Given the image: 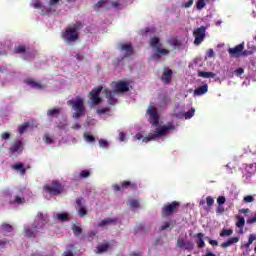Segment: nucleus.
Returning a JSON list of instances; mask_svg holds the SVG:
<instances>
[{
	"label": "nucleus",
	"mask_w": 256,
	"mask_h": 256,
	"mask_svg": "<svg viewBox=\"0 0 256 256\" xmlns=\"http://www.w3.org/2000/svg\"><path fill=\"white\" fill-rule=\"evenodd\" d=\"M56 218L58 219V221H61L63 223L65 221H69V214H67V213H58L56 215Z\"/></svg>",
	"instance_id": "obj_35"
},
{
	"label": "nucleus",
	"mask_w": 256,
	"mask_h": 256,
	"mask_svg": "<svg viewBox=\"0 0 256 256\" xmlns=\"http://www.w3.org/2000/svg\"><path fill=\"white\" fill-rule=\"evenodd\" d=\"M224 212H225V208L223 207V205L218 204L216 208V213H224Z\"/></svg>",
	"instance_id": "obj_60"
},
{
	"label": "nucleus",
	"mask_w": 256,
	"mask_h": 256,
	"mask_svg": "<svg viewBox=\"0 0 256 256\" xmlns=\"http://www.w3.org/2000/svg\"><path fill=\"white\" fill-rule=\"evenodd\" d=\"M48 117H57L58 115H61V108H52L47 111Z\"/></svg>",
	"instance_id": "obj_31"
},
{
	"label": "nucleus",
	"mask_w": 256,
	"mask_h": 256,
	"mask_svg": "<svg viewBox=\"0 0 256 256\" xmlns=\"http://www.w3.org/2000/svg\"><path fill=\"white\" fill-rule=\"evenodd\" d=\"M29 127H30L29 122H25L24 124L20 125L18 128L20 135H23V133H25V131H27V129H29Z\"/></svg>",
	"instance_id": "obj_38"
},
{
	"label": "nucleus",
	"mask_w": 256,
	"mask_h": 256,
	"mask_svg": "<svg viewBox=\"0 0 256 256\" xmlns=\"http://www.w3.org/2000/svg\"><path fill=\"white\" fill-rule=\"evenodd\" d=\"M204 237H205V234H203L201 232L196 234V243H197L199 249H203V247H205Z\"/></svg>",
	"instance_id": "obj_22"
},
{
	"label": "nucleus",
	"mask_w": 256,
	"mask_h": 256,
	"mask_svg": "<svg viewBox=\"0 0 256 256\" xmlns=\"http://www.w3.org/2000/svg\"><path fill=\"white\" fill-rule=\"evenodd\" d=\"M207 91H209V85L204 84L194 90V95L200 97L201 95H205V93H207Z\"/></svg>",
	"instance_id": "obj_18"
},
{
	"label": "nucleus",
	"mask_w": 256,
	"mask_h": 256,
	"mask_svg": "<svg viewBox=\"0 0 256 256\" xmlns=\"http://www.w3.org/2000/svg\"><path fill=\"white\" fill-rule=\"evenodd\" d=\"M23 199L24 198H21V196H16L15 200H14V204L15 205H21V203H23Z\"/></svg>",
	"instance_id": "obj_55"
},
{
	"label": "nucleus",
	"mask_w": 256,
	"mask_h": 256,
	"mask_svg": "<svg viewBox=\"0 0 256 256\" xmlns=\"http://www.w3.org/2000/svg\"><path fill=\"white\" fill-rule=\"evenodd\" d=\"M205 26H201L194 30L193 35L195 37L194 39V45L199 46L202 41H205Z\"/></svg>",
	"instance_id": "obj_11"
},
{
	"label": "nucleus",
	"mask_w": 256,
	"mask_h": 256,
	"mask_svg": "<svg viewBox=\"0 0 256 256\" xmlns=\"http://www.w3.org/2000/svg\"><path fill=\"white\" fill-rule=\"evenodd\" d=\"M161 79L165 85H169L173 79V70L169 69L168 67H164Z\"/></svg>",
	"instance_id": "obj_13"
},
{
	"label": "nucleus",
	"mask_w": 256,
	"mask_h": 256,
	"mask_svg": "<svg viewBox=\"0 0 256 256\" xmlns=\"http://www.w3.org/2000/svg\"><path fill=\"white\" fill-rule=\"evenodd\" d=\"M7 243H9V240L7 239L0 240V249H5V247H7Z\"/></svg>",
	"instance_id": "obj_56"
},
{
	"label": "nucleus",
	"mask_w": 256,
	"mask_h": 256,
	"mask_svg": "<svg viewBox=\"0 0 256 256\" xmlns=\"http://www.w3.org/2000/svg\"><path fill=\"white\" fill-rule=\"evenodd\" d=\"M247 223L248 225H253V223H256V212L254 213L253 217L247 220Z\"/></svg>",
	"instance_id": "obj_54"
},
{
	"label": "nucleus",
	"mask_w": 256,
	"mask_h": 256,
	"mask_svg": "<svg viewBox=\"0 0 256 256\" xmlns=\"http://www.w3.org/2000/svg\"><path fill=\"white\" fill-rule=\"evenodd\" d=\"M225 201H227V199L225 198V196H219L217 198V203L218 205H224Z\"/></svg>",
	"instance_id": "obj_53"
},
{
	"label": "nucleus",
	"mask_w": 256,
	"mask_h": 256,
	"mask_svg": "<svg viewBox=\"0 0 256 256\" xmlns=\"http://www.w3.org/2000/svg\"><path fill=\"white\" fill-rule=\"evenodd\" d=\"M74 111L72 114L73 119H81L85 115V101L82 98H78L76 100H69L67 102Z\"/></svg>",
	"instance_id": "obj_3"
},
{
	"label": "nucleus",
	"mask_w": 256,
	"mask_h": 256,
	"mask_svg": "<svg viewBox=\"0 0 256 256\" xmlns=\"http://www.w3.org/2000/svg\"><path fill=\"white\" fill-rule=\"evenodd\" d=\"M169 227H171V223L165 222V223L161 226L160 231H165L166 229H169Z\"/></svg>",
	"instance_id": "obj_59"
},
{
	"label": "nucleus",
	"mask_w": 256,
	"mask_h": 256,
	"mask_svg": "<svg viewBox=\"0 0 256 256\" xmlns=\"http://www.w3.org/2000/svg\"><path fill=\"white\" fill-rule=\"evenodd\" d=\"M205 5H207L205 0H197L196 9H198V11H201V9H203L205 7Z\"/></svg>",
	"instance_id": "obj_42"
},
{
	"label": "nucleus",
	"mask_w": 256,
	"mask_h": 256,
	"mask_svg": "<svg viewBox=\"0 0 256 256\" xmlns=\"http://www.w3.org/2000/svg\"><path fill=\"white\" fill-rule=\"evenodd\" d=\"M243 49H245V43H240L239 45L235 46L234 48H229L228 53L231 55V57H239L241 53L245 55V52H243Z\"/></svg>",
	"instance_id": "obj_12"
},
{
	"label": "nucleus",
	"mask_w": 256,
	"mask_h": 256,
	"mask_svg": "<svg viewBox=\"0 0 256 256\" xmlns=\"http://www.w3.org/2000/svg\"><path fill=\"white\" fill-rule=\"evenodd\" d=\"M90 101H91L92 105H97V88H94L90 92Z\"/></svg>",
	"instance_id": "obj_33"
},
{
	"label": "nucleus",
	"mask_w": 256,
	"mask_h": 256,
	"mask_svg": "<svg viewBox=\"0 0 256 256\" xmlns=\"http://www.w3.org/2000/svg\"><path fill=\"white\" fill-rule=\"evenodd\" d=\"M235 243H239V237H232V238L228 239L226 242H223L221 244V247L226 249V247H231V245H233Z\"/></svg>",
	"instance_id": "obj_25"
},
{
	"label": "nucleus",
	"mask_w": 256,
	"mask_h": 256,
	"mask_svg": "<svg viewBox=\"0 0 256 256\" xmlns=\"http://www.w3.org/2000/svg\"><path fill=\"white\" fill-rule=\"evenodd\" d=\"M97 114L99 115V117H111V108H98Z\"/></svg>",
	"instance_id": "obj_21"
},
{
	"label": "nucleus",
	"mask_w": 256,
	"mask_h": 256,
	"mask_svg": "<svg viewBox=\"0 0 256 256\" xmlns=\"http://www.w3.org/2000/svg\"><path fill=\"white\" fill-rule=\"evenodd\" d=\"M152 59H154V61H161V54L160 53H154L152 54Z\"/></svg>",
	"instance_id": "obj_58"
},
{
	"label": "nucleus",
	"mask_w": 256,
	"mask_h": 256,
	"mask_svg": "<svg viewBox=\"0 0 256 256\" xmlns=\"http://www.w3.org/2000/svg\"><path fill=\"white\" fill-rule=\"evenodd\" d=\"M120 51L123 53V57L118 59V63L126 59V57H131L133 55V45L131 43H121Z\"/></svg>",
	"instance_id": "obj_10"
},
{
	"label": "nucleus",
	"mask_w": 256,
	"mask_h": 256,
	"mask_svg": "<svg viewBox=\"0 0 256 256\" xmlns=\"http://www.w3.org/2000/svg\"><path fill=\"white\" fill-rule=\"evenodd\" d=\"M44 191L49 195L57 197L58 195H61V193H63L64 187L63 184H61V182H59L58 180H53L50 184L44 185Z\"/></svg>",
	"instance_id": "obj_4"
},
{
	"label": "nucleus",
	"mask_w": 256,
	"mask_h": 256,
	"mask_svg": "<svg viewBox=\"0 0 256 256\" xmlns=\"http://www.w3.org/2000/svg\"><path fill=\"white\" fill-rule=\"evenodd\" d=\"M150 46H152L154 49H157V47H161V43H160L159 37L151 38Z\"/></svg>",
	"instance_id": "obj_34"
},
{
	"label": "nucleus",
	"mask_w": 256,
	"mask_h": 256,
	"mask_svg": "<svg viewBox=\"0 0 256 256\" xmlns=\"http://www.w3.org/2000/svg\"><path fill=\"white\" fill-rule=\"evenodd\" d=\"M113 189L114 191H125L127 189H131V191H137V183L124 180L120 182V184H114Z\"/></svg>",
	"instance_id": "obj_7"
},
{
	"label": "nucleus",
	"mask_w": 256,
	"mask_h": 256,
	"mask_svg": "<svg viewBox=\"0 0 256 256\" xmlns=\"http://www.w3.org/2000/svg\"><path fill=\"white\" fill-rule=\"evenodd\" d=\"M129 206L131 207V209H139V200L131 198L129 200Z\"/></svg>",
	"instance_id": "obj_36"
},
{
	"label": "nucleus",
	"mask_w": 256,
	"mask_h": 256,
	"mask_svg": "<svg viewBox=\"0 0 256 256\" xmlns=\"http://www.w3.org/2000/svg\"><path fill=\"white\" fill-rule=\"evenodd\" d=\"M72 231L75 237H81V234L83 233V228H81V226H78L77 224H73Z\"/></svg>",
	"instance_id": "obj_30"
},
{
	"label": "nucleus",
	"mask_w": 256,
	"mask_h": 256,
	"mask_svg": "<svg viewBox=\"0 0 256 256\" xmlns=\"http://www.w3.org/2000/svg\"><path fill=\"white\" fill-rule=\"evenodd\" d=\"M193 115H195V109L194 108H191L190 110H188L186 113H185V119H191V117H193Z\"/></svg>",
	"instance_id": "obj_45"
},
{
	"label": "nucleus",
	"mask_w": 256,
	"mask_h": 256,
	"mask_svg": "<svg viewBox=\"0 0 256 256\" xmlns=\"http://www.w3.org/2000/svg\"><path fill=\"white\" fill-rule=\"evenodd\" d=\"M24 232L26 237H28V239H35V237H37V233H39V229H35L29 226H24Z\"/></svg>",
	"instance_id": "obj_16"
},
{
	"label": "nucleus",
	"mask_w": 256,
	"mask_h": 256,
	"mask_svg": "<svg viewBox=\"0 0 256 256\" xmlns=\"http://www.w3.org/2000/svg\"><path fill=\"white\" fill-rule=\"evenodd\" d=\"M12 169H14V171H19L20 175H25V173H27V168H25V164L21 162L14 164Z\"/></svg>",
	"instance_id": "obj_23"
},
{
	"label": "nucleus",
	"mask_w": 256,
	"mask_h": 256,
	"mask_svg": "<svg viewBox=\"0 0 256 256\" xmlns=\"http://www.w3.org/2000/svg\"><path fill=\"white\" fill-rule=\"evenodd\" d=\"M59 1L61 0H49V7H56V5H59Z\"/></svg>",
	"instance_id": "obj_57"
},
{
	"label": "nucleus",
	"mask_w": 256,
	"mask_h": 256,
	"mask_svg": "<svg viewBox=\"0 0 256 256\" xmlns=\"http://www.w3.org/2000/svg\"><path fill=\"white\" fill-rule=\"evenodd\" d=\"M198 77H203V79H215V73L199 71L198 72Z\"/></svg>",
	"instance_id": "obj_27"
},
{
	"label": "nucleus",
	"mask_w": 256,
	"mask_h": 256,
	"mask_svg": "<svg viewBox=\"0 0 256 256\" xmlns=\"http://www.w3.org/2000/svg\"><path fill=\"white\" fill-rule=\"evenodd\" d=\"M111 87L114 89V93H127V91H129V82L123 80L114 81L111 83Z\"/></svg>",
	"instance_id": "obj_8"
},
{
	"label": "nucleus",
	"mask_w": 256,
	"mask_h": 256,
	"mask_svg": "<svg viewBox=\"0 0 256 256\" xmlns=\"http://www.w3.org/2000/svg\"><path fill=\"white\" fill-rule=\"evenodd\" d=\"M146 113L150 115L149 123H151L153 127H159V112H157V108L150 106Z\"/></svg>",
	"instance_id": "obj_9"
},
{
	"label": "nucleus",
	"mask_w": 256,
	"mask_h": 256,
	"mask_svg": "<svg viewBox=\"0 0 256 256\" xmlns=\"http://www.w3.org/2000/svg\"><path fill=\"white\" fill-rule=\"evenodd\" d=\"M231 235H233V231L231 229H223L220 232V237H229Z\"/></svg>",
	"instance_id": "obj_41"
},
{
	"label": "nucleus",
	"mask_w": 256,
	"mask_h": 256,
	"mask_svg": "<svg viewBox=\"0 0 256 256\" xmlns=\"http://www.w3.org/2000/svg\"><path fill=\"white\" fill-rule=\"evenodd\" d=\"M98 143L102 149H109V142L107 140L100 139Z\"/></svg>",
	"instance_id": "obj_43"
},
{
	"label": "nucleus",
	"mask_w": 256,
	"mask_h": 256,
	"mask_svg": "<svg viewBox=\"0 0 256 256\" xmlns=\"http://www.w3.org/2000/svg\"><path fill=\"white\" fill-rule=\"evenodd\" d=\"M158 99L160 101V107H167L168 103L171 101V99L164 94H159Z\"/></svg>",
	"instance_id": "obj_24"
},
{
	"label": "nucleus",
	"mask_w": 256,
	"mask_h": 256,
	"mask_svg": "<svg viewBox=\"0 0 256 256\" xmlns=\"http://www.w3.org/2000/svg\"><path fill=\"white\" fill-rule=\"evenodd\" d=\"M91 177V172L89 170H83L78 174H75L74 179L76 181H81V179H87Z\"/></svg>",
	"instance_id": "obj_19"
},
{
	"label": "nucleus",
	"mask_w": 256,
	"mask_h": 256,
	"mask_svg": "<svg viewBox=\"0 0 256 256\" xmlns=\"http://www.w3.org/2000/svg\"><path fill=\"white\" fill-rule=\"evenodd\" d=\"M49 223V215L43 214L42 212H38L33 223V229H45V225Z\"/></svg>",
	"instance_id": "obj_5"
},
{
	"label": "nucleus",
	"mask_w": 256,
	"mask_h": 256,
	"mask_svg": "<svg viewBox=\"0 0 256 256\" xmlns=\"http://www.w3.org/2000/svg\"><path fill=\"white\" fill-rule=\"evenodd\" d=\"M237 219L238 221L236 222V227H238V229H243V227H245V218L237 216Z\"/></svg>",
	"instance_id": "obj_37"
},
{
	"label": "nucleus",
	"mask_w": 256,
	"mask_h": 256,
	"mask_svg": "<svg viewBox=\"0 0 256 256\" xmlns=\"http://www.w3.org/2000/svg\"><path fill=\"white\" fill-rule=\"evenodd\" d=\"M206 203L208 207H213V204L215 203V199H213V197L211 196H208L206 198Z\"/></svg>",
	"instance_id": "obj_52"
},
{
	"label": "nucleus",
	"mask_w": 256,
	"mask_h": 256,
	"mask_svg": "<svg viewBox=\"0 0 256 256\" xmlns=\"http://www.w3.org/2000/svg\"><path fill=\"white\" fill-rule=\"evenodd\" d=\"M11 153H17L19 151H23V142L21 140H18L12 144V147L10 148Z\"/></svg>",
	"instance_id": "obj_20"
},
{
	"label": "nucleus",
	"mask_w": 256,
	"mask_h": 256,
	"mask_svg": "<svg viewBox=\"0 0 256 256\" xmlns=\"http://www.w3.org/2000/svg\"><path fill=\"white\" fill-rule=\"evenodd\" d=\"M184 247L186 251H193L195 245L192 242L187 241Z\"/></svg>",
	"instance_id": "obj_51"
},
{
	"label": "nucleus",
	"mask_w": 256,
	"mask_h": 256,
	"mask_svg": "<svg viewBox=\"0 0 256 256\" xmlns=\"http://www.w3.org/2000/svg\"><path fill=\"white\" fill-rule=\"evenodd\" d=\"M27 52V46L25 45H18L14 48V53L17 55L23 54Z\"/></svg>",
	"instance_id": "obj_32"
},
{
	"label": "nucleus",
	"mask_w": 256,
	"mask_h": 256,
	"mask_svg": "<svg viewBox=\"0 0 256 256\" xmlns=\"http://www.w3.org/2000/svg\"><path fill=\"white\" fill-rule=\"evenodd\" d=\"M43 140L47 145H51V143L55 141V138L46 133L43 137Z\"/></svg>",
	"instance_id": "obj_39"
},
{
	"label": "nucleus",
	"mask_w": 256,
	"mask_h": 256,
	"mask_svg": "<svg viewBox=\"0 0 256 256\" xmlns=\"http://www.w3.org/2000/svg\"><path fill=\"white\" fill-rule=\"evenodd\" d=\"M187 243V240L185 239H177V247H180V249H183Z\"/></svg>",
	"instance_id": "obj_48"
},
{
	"label": "nucleus",
	"mask_w": 256,
	"mask_h": 256,
	"mask_svg": "<svg viewBox=\"0 0 256 256\" xmlns=\"http://www.w3.org/2000/svg\"><path fill=\"white\" fill-rule=\"evenodd\" d=\"M156 51L160 54V55H169V50L168 49H161V46H158L156 48Z\"/></svg>",
	"instance_id": "obj_47"
},
{
	"label": "nucleus",
	"mask_w": 256,
	"mask_h": 256,
	"mask_svg": "<svg viewBox=\"0 0 256 256\" xmlns=\"http://www.w3.org/2000/svg\"><path fill=\"white\" fill-rule=\"evenodd\" d=\"M76 205H77L78 208L83 207V198H78L76 200Z\"/></svg>",
	"instance_id": "obj_62"
},
{
	"label": "nucleus",
	"mask_w": 256,
	"mask_h": 256,
	"mask_svg": "<svg viewBox=\"0 0 256 256\" xmlns=\"http://www.w3.org/2000/svg\"><path fill=\"white\" fill-rule=\"evenodd\" d=\"M169 45L172 47H181V43L177 39H171L168 41Z\"/></svg>",
	"instance_id": "obj_44"
},
{
	"label": "nucleus",
	"mask_w": 256,
	"mask_h": 256,
	"mask_svg": "<svg viewBox=\"0 0 256 256\" xmlns=\"http://www.w3.org/2000/svg\"><path fill=\"white\" fill-rule=\"evenodd\" d=\"M110 249H111V244L109 243L100 244L97 247V253H106V251Z\"/></svg>",
	"instance_id": "obj_28"
},
{
	"label": "nucleus",
	"mask_w": 256,
	"mask_h": 256,
	"mask_svg": "<svg viewBox=\"0 0 256 256\" xmlns=\"http://www.w3.org/2000/svg\"><path fill=\"white\" fill-rule=\"evenodd\" d=\"M243 73H245V69L243 68H237L235 70V75H243Z\"/></svg>",
	"instance_id": "obj_63"
},
{
	"label": "nucleus",
	"mask_w": 256,
	"mask_h": 256,
	"mask_svg": "<svg viewBox=\"0 0 256 256\" xmlns=\"http://www.w3.org/2000/svg\"><path fill=\"white\" fill-rule=\"evenodd\" d=\"M78 215L79 217H85L87 215V209L84 206L78 208Z\"/></svg>",
	"instance_id": "obj_46"
},
{
	"label": "nucleus",
	"mask_w": 256,
	"mask_h": 256,
	"mask_svg": "<svg viewBox=\"0 0 256 256\" xmlns=\"http://www.w3.org/2000/svg\"><path fill=\"white\" fill-rule=\"evenodd\" d=\"M194 0H189L184 4L185 9H189V7H193Z\"/></svg>",
	"instance_id": "obj_61"
},
{
	"label": "nucleus",
	"mask_w": 256,
	"mask_h": 256,
	"mask_svg": "<svg viewBox=\"0 0 256 256\" xmlns=\"http://www.w3.org/2000/svg\"><path fill=\"white\" fill-rule=\"evenodd\" d=\"M179 207H181V203L177 201L165 204L161 210L162 217H171Z\"/></svg>",
	"instance_id": "obj_6"
},
{
	"label": "nucleus",
	"mask_w": 256,
	"mask_h": 256,
	"mask_svg": "<svg viewBox=\"0 0 256 256\" xmlns=\"http://www.w3.org/2000/svg\"><path fill=\"white\" fill-rule=\"evenodd\" d=\"M103 93H104L106 99H108L109 105H117V99L115 98V95H117V93H115L114 90H113V92H111V91H109V89H104Z\"/></svg>",
	"instance_id": "obj_14"
},
{
	"label": "nucleus",
	"mask_w": 256,
	"mask_h": 256,
	"mask_svg": "<svg viewBox=\"0 0 256 256\" xmlns=\"http://www.w3.org/2000/svg\"><path fill=\"white\" fill-rule=\"evenodd\" d=\"M167 131H175V125L173 123H168L161 128H157L154 133H150L148 136L143 138V143H149V141H155L167 134Z\"/></svg>",
	"instance_id": "obj_2"
},
{
	"label": "nucleus",
	"mask_w": 256,
	"mask_h": 256,
	"mask_svg": "<svg viewBox=\"0 0 256 256\" xmlns=\"http://www.w3.org/2000/svg\"><path fill=\"white\" fill-rule=\"evenodd\" d=\"M83 29V23L77 21L73 26H68L61 33V38L65 41L66 45H73L76 41H79V31Z\"/></svg>",
	"instance_id": "obj_1"
},
{
	"label": "nucleus",
	"mask_w": 256,
	"mask_h": 256,
	"mask_svg": "<svg viewBox=\"0 0 256 256\" xmlns=\"http://www.w3.org/2000/svg\"><path fill=\"white\" fill-rule=\"evenodd\" d=\"M84 139L87 141V143H95V136L89 134V132L84 133Z\"/></svg>",
	"instance_id": "obj_40"
},
{
	"label": "nucleus",
	"mask_w": 256,
	"mask_h": 256,
	"mask_svg": "<svg viewBox=\"0 0 256 256\" xmlns=\"http://www.w3.org/2000/svg\"><path fill=\"white\" fill-rule=\"evenodd\" d=\"M112 5L114 9H119V2H109V0H100L97 2V7H109Z\"/></svg>",
	"instance_id": "obj_17"
},
{
	"label": "nucleus",
	"mask_w": 256,
	"mask_h": 256,
	"mask_svg": "<svg viewBox=\"0 0 256 256\" xmlns=\"http://www.w3.org/2000/svg\"><path fill=\"white\" fill-rule=\"evenodd\" d=\"M102 91H103L102 86H98L97 87V105H99V103H101L102 101L101 97L99 96Z\"/></svg>",
	"instance_id": "obj_49"
},
{
	"label": "nucleus",
	"mask_w": 256,
	"mask_h": 256,
	"mask_svg": "<svg viewBox=\"0 0 256 256\" xmlns=\"http://www.w3.org/2000/svg\"><path fill=\"white\" fill-rule=\"evenodd\" d=\"M253 201H255V197H253L251 195L245 196L243 198V202L244 203H253Z\"/></svg>",
	"instance_id": "obj_50"
},
{
	"label": "nucleus",
	"mask_w": 256,
	"mask_h": 256,
	"mask_svg": "<svg viewBox=\"0 0 256 256\" xmlns=\"http://www.w3.org/2000/svg\"><path fill=\"white\" fill-rule=\"evenodd\" d=\"M26 83H27V85H29L33 89H43V85H41V83H39V82H37L33 79L26 80Z\"/></svg>",
	"instance_id": "obj_26"
},
{
	"label": "nucleus",
	"mask_w": 256,
	"mask_h": 256,
	"mask_svg": "<svg viewBox=\"0 0 256 256\" xmlns=\"http://www.w3.org/2000/svg\"><path fill=\"white\" fill-rule=\"evenodd\" d=\"M9 137H11V134H9V132H4V133L2 134V139L7 140V139H9Z\"/></svg>",
	"instance_id": "obj_64"
},
{
	"label": "nucleus",
	"mask_w": 256,
	"mask_h": 256,
	"mask_svg": "<svg viewBox=\"0 0 256 256\" xmlns=\"http://www.w3.org/2000/svg\"><path fill=\"white\" fill-rule=\"evenodd\" d=\"M13 231V226L11 224L3 223L0 226V233H11Z\"/></svg>",
	"instance_id": "obj_29"
},
{
	"label": "nucleus",
	"mask_w": 256,
	"mask_h": 256,
	"mask_svg": "<svg viewBox=\"0 0 256 256\" xmlns=\"http://www.w3.org/2000/svg\"><path fill=\"white\" fill-rule=\"evenodd\" d=\"M117 223H119V218L114 217V218H106L103 219L99 224L98 227H104L107 228L111 225H117Z\"/></svg>",
	"instance_id": "obj_15"
}]
</instances>
